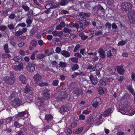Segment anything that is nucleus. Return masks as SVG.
<instances>
[{"instance_id": "42", "label": "nucleus", "mask_w": 135, "mask_h": 135, "mask_svg": "<svg viewBox=\"0 0 135 135\" xmlns=\"http://www.w3.org/2000/svg\"><path fill=\"white\" fill-rule=\"evenodd\" d=\"M68 3V0H61L60 4V5L64 6Z\"/></svg>"}, {"instance_id": "16", "label": "nucleus", "mask_w": 135, "mask_h": 135, "mask_svg": "<svg viewBox=\"0 0 135 135\" xmlns=\"http://www.w3.org/2000/svg\"><path fill=\"white\" fill-rule=\"evenodd\" d=\"M100 100V98L99 97L94 98L93 100L94 103L92 104L93 106L95 108L97 107Z\"/></svg>"}, {"instance_id": "55", "label": "nucleus", "mask_w": 135, "mask_h": 135, "mask_svg": "<svg viewBox=\"0 0 135 135\" xmlns=\"http://www.w3.org/2000/svg\"><path fill=\"white\" fill-rule=\"evenodd\" d=\"M15 25L13 23H11L10 24H8L7 26L10 30L13 29L14 28Z\"/></svg>"}, {"instance_id": "27", "label": "nucleus", "mask_w": 135, "mask_h": 135, "mask_svg": "<svg viewBox=\"0 0 135 135\" xmlns=\"http://www.w3.org/2000/svg\"><path fill=\"white\" fill-rule=\"evenodd\" d=\"M79 35L81 38V40L83 41L86 40L88 37L87 36L85 35L83 32H81L79 34Z\"/></svg>"}, {"instance_id": "13", "label": "nucleus", "mask_w": 135, "mask_h": 135, "mask_svg": "<svg viewBox=\"0 0 135 135\" xmlns=\"http://www.w3.org/2000/svg\"><path fill=\"white\" fill-rule=\"evenodd\" d=\"M27 114V113L25 111L22 112H18V114L15 117V119L16 120H18L19 119V118Z\"/></svg>"}, {"instance_id": "17", "label": "nucleus", "mask_w": 135, "mask_h": 135, "mask_svg": "<svg viewBox=\"0 0 135 135\" xmlns=\"http://www.w3.org/2000/svg\"><path fill=\"white\" fill-rule=\"evenodd\" d=\"M13 68L16 71H21L23 69V65L19 64L18 65H14Z\"/></svg>"}, {"instance_id": "49", "label": "nucleus", "mask_w": 135, "mask_h": 135, "mask_svg": "<svg viewBox=\"0 0 135 135\" xmlns=\"http://www.w3.org/2000/svg\"><path fill=\"white\" fill-rule=\"evenodd\" d=\"M59 83V80L57 79H55L53 81L52 84L54 86H57L58 85Z\"/></svg>"}, {"instance_id": "37", "label": "nucleus", "mask_w": 135, "mask_h": 135, "mask_svg": "<svg viewBox=\"0 0 135 135\" xmlns=\"http://www.w3.org/2000/svg\"><path fill=\"white\" fill-rule=\"evenodd\" d=\"M101 66L100 64H98L96 65L95 66L93 67L92 68V69L93 71L98 70L101 69V67L100 68H98V67Z\"/></svg>"}, {"instance_id": "53", "label": "nucleus", "mask_w": 135, "mask_h": 135, "mask_svg": "<svg viewBox=\"0 0 135 135\" xmlns=\"http://www.w3.org/2000/svg\"><path fill=\"white\" fill-rule=\"evenodd\" d=\"M12 120V117H11L6 119V122L7 124L10 123Z\"/></svg>"}, {"instance_id": "5", "label": "nucleus", "mask_w": 135, "mask_h": 135, "mask_svg": "<svg viewBox=\"0 0 135 135\" xmlns=\"http://www.w3.org/2000/svg\"><path fill=\"white\" fill-rule=\"evenodd\" d=\"M121 8L124 11H128L131 9L132 7V3H131L125 2L122 3L121 5Z\"/></svg>"}, {"instance_id": "9", "label": "nucleus", "mask_w": 135, "mask_h": 135, "mask_svg": "<svg viewBox=\"0 0 135 135\" xmlns=\"http://www.w3.org/2000/svg\"><path fill=\"white\" fill-rule=\"evenodd\" d=\"M50 90L47 89H44L42 93L43 99L44 100H47L50 97L49 92Z\"/></svg>"}, {"instance_id": "41", "label": "nucleus", "mask_w": 135, "mask_h": 135, "mask_svg": "<svg viewBox=\"0 0 135 135\" xmlns=\"http://www.w3.org/2000/svg\"><path fill=\"white\" fill-rule=\"evenodd\" d=\"M77 123L75 121H73L72 122L70 125V127L72 128H75L77 125Z\"/></svg>"}, {"instance_id": "21", "label": "nucleus", "mask_w": 135, "mask_h": 135, "mask_svg": "<svg viewBox=\"0 0 135 135\" xmlns=\"http://www.w3.org/2000/svg\"><path fill=\"white\" fill-rule=\"evenodd\" d=\"M43 99L40 98L38 99L37 104L40 107H43L45 105L44 101L43 100Z\"/></svg>"}, {"instance_id": "20", "label": "nucleus", "mask_w": 135, "mask_h": 135, "mask_svg": "<svg viewBox=\"0 0 135 135\" xmlns=\"http://www.w3.org/2000/svg\"><path fill=\"white\" fill-rule=\"evenodd\" d=\"M93 117L92 116H90L88 118L86 121V123L88 124L91 125L93 124L94 121L93 120Z\"/></svg>"}, {"instance_id": "12", "label": "nucleus", "mask_w": 135, "mask_h": 135, "mask_svg": "<svg viewBox=\"0 0 135 135\" xmlns=\"http://www.w3.org/2000/svg\"><path fill=\"white\" fill-rule=\"evenodd\" d=\"M98 13L99 15L103 16L104 15L105 10L100 5H98Z\"/></svg>"}, {"instance_id": "25", "label": "nucleus", "mask_w": 135, "mask_h": 135, "mask_svg": "<svg viewBox=\"0 0 135 135\" xmlns=\"http://www.w3.org/2000/svg\"><path fill=\"white\" fill-rule=\"evenodd\" d=\"M98 52L100 56L103 59L105 57V51L103 50L102 49H99Z\"/></svg>"}, {"instance_id": "19", "label": "nucleus", "mask_w": 135, "mask_h": 135, "mask_svg": "<svg viewBox=\"0 0 135 135\" xmlns=\"http://www.w3.org/2000/svg\"><path fill=\"white\" fill-rule=\"evenodd\" d=\"M91 82L94 84H95L97 82V79L96 76H93L90 75L89 76Z\"/></svg>"}, {"instance_id": "3", "label": "nucleus", "mask_w": 135, "mask_h": 135, "mask_svg": "<svg viewBox=\"0 0 135 135\" xmlns=\"http://www.w3.org/2000/svg\"><path fill=\"white\" fill-rule=\"evenodd\" d=\"M128 18L131 23L135 24V12L134 10H131L128 12Z\"/></svg>"}, {"instance_id": "51", "label": "nucleus", "mask_w": 135, "mask_h": 135, "mask_svg": "<svg viewBox=\"0 0 135 135\" xmlns=\"http://www.w3.org/2000/svg\"><path fill=\"white\" fill-rule=\"evenodd\" d=\"M49 84L48 83L43 82H41L38 84V85L41 87L44 86H47Z\"/></svg>"}, {"instance_id": "58", "label": "nucleus", "mask_w": 135, "mask_h": 135, "mask_svg": "<svg viewBox=\"0 0 135 135\" xmlns=\"http://www.w3.org/2000/svg\"><path fill=\"white\" fill-rule=\"evenodd\" d=\"M79 20L80 21H84L86 20V18L83 16V15L81 14V15L80 16Z\"/></svg>"}, {"instance_id": "2", "label": "nucleus", "mask_w": 135, "mask_h": 135, "mask_svg": "<svg viewBox=\"0 0 135 135\" xmlns=\"http://www.w3.org/2000/svg\"><path fill=\"white\" fill-rule=\"evenodd\" d=\"M9 76H6L4 78V80L7 84L12 85L15 83V78L13 72L10 71Z\"/></svg>"}, {"instance_id": "62", "label": "nucleus", "mask_w": 135, "mask_h": 135, "mask_svg": "<svg viewBox=\"0 0 135 135\" xmlns=\"http://www.w3.org/2000/svg\"><path fill=\"white\" fill-rule=\"evenodd\" d=\"M16 17V15L14 14H12L9 16V18L12 20L14 19Z\"/></svg>"}, {"instance_id": "26", "label": "nucleus", "mask_w": 135, "mask_h": 135, "mask_svg": "<svg viewBox=\"0 0 135 135\" xmlns=\"http://www.w3.org/2000/svg\"><path fill=\"white\" fill-rule=\"evenodd\" d=\"M117 71L121 74H123L124 73V70L122 66H117L116 67Z\"/></svg>"}, {"instance_id": "52", "label": "nucleus", "mask_w": 135, "mask_h": 135, "mask_svg": "<svg viewBox=\"0 0 135 135\" xmlns=\"http://www.w3.org/2000/svg\"><path fill=\"white\" fill-rule=\"evenodd\" d=\"M15 92H12L11 95L8 97L9 99L11 100L12 98H15Z\"/></svg>"}, {"instance_id": "15", "label": "nucleus", "mask_w": 135, "mask_h": 135, "mask_svg": "<svg viewBox=\"0 0 135 135\" xmlns=\"http://www.w3.org/2000/svg\"><path fill=\"white\" fill-rule=\"evenodd\" d=\"M41 76L39 74H37L34 75L33 76V79L36 82H39L41 78Z\"/></svg>"}, {"instance_id": "57", "label": "nucleus", "mask_w": 135, "mask_h": 135, "mask_svg": "<svg viewBox=\"0 0 135 135\" xmlns=\"http://www.w3.org/2000/svg\"><path fill=\"white\" fill-rule=\"evenodd\" d=\"M83 94V91L80 89L78 90L77 92V94L78 96L82 95Z\"/></svg>"}, {"instance_id": "32", "label": "nucleus", "mask_w": 135, "mask_h": 135, "mask_svg": "<svg viewBox=\"0 0 135 135\" xmlns=\"http://www.w3.org/2000/svg\"><path fill=\"white\" fill-rule=\"evenodd\" d=\"M52 116L50 114L45 115V119L48 122H49L52 119Z\"/></svg>"}, {"instance_id": "64", "label": "nucleus", "mask_w": 135, "mask_h": 135, "mask_svg": "<svg viewBox=\"0 0 135 135\" xmlns=\"http://www.w3.org/2000/svg\"><path fill=\"white\" fill-rule=\"evenodd\" d=\"M105 1L109 5H111L113 3L112 0H106Z\"/></svg>"}, {"instance_id": "43", "label": "nucleus", "mask_w": 135, "mask_h": 135, "mask_svg": "<svg viewBox=\"0 0 135 135\" xmlns=\"http://www.w3.org/2000/svg\"><path fill=\"white\" fill-rule=\"evenodd\" d=\"M92 11V13L96 16L99 15V14H98V10H97L96 8H93Z\"/></svg>"}, {"instance_id": "47", "label": "nucleus", "mask_w": 135, "mask_h": 135, "mask_svg": "<svg viewBox=\"0 0 135 135\" xmlns=\"http://www.w3.org/2000/svg\"><path fill=\"white\" fill-rule=\"evenodd\" d=\"M63 32L65 33H71V32L72 30L70 29H69L66 27H65L63 29Z\"/></svg>"}, {"instance_id": "7", "label": "nucleus", "mask_w": 135, "mask_h": 135, "mask_svg": "<svg viewBox=\"0 0 135 135\" xmlns=\"http://www.w3.org/2000/svg\"><path fill=\"white\" fill-rule=\"evenodd\" d=\"M71 108V106L70 104H66L65 105L62 106L59 109L60 112L64 114V113L67 112L70 110Z\"/></svg>"}, {"instance_id": "24", "label": "nucleus", "mask_w": 135, "mask_h": 135, "mask_svg": "<svg viewBox=\"0 0 135 135\" xmlns=\"http://www.w3.org/2000/svg\"><path fill=\"white\" fill-rule=\"evenodd\" d=\"M19 79L21 81V83L24 84L26 83V78L24 75H20L19 77Z\"/></svg>"}, {"instance_id": "38", "label": "nucleus", "mask_w": 135, "mask_h": 135, "mask_svg": "<svg viewBox=\"0 0 135 135\" xmlns=\"http://www.w3.org/2000/svg\"><path fill=\"white\" fill-rule=\"evenodd\" d=\"M89 31V35L88 36L89 38H91L96 35L95 33L94 32V31H90V30Z\"/></svg>"}, {"instance_id": "36", "label": "nucleus", "mask_w": 135, "mask_h": 135, "mask_svg": "<svg viewBox=\"0 0 135 135\" xmlns=\"http://www.w3.org/2000/svg\"><path fill=\"white\" fill-rule=\"evenodd\" d=\"M21 7L25 12L28 11L30 10V8L27 5H22L21 6Z\"/></svg>"}, {"instance_id": "22", "label": "nucleus", "mask_w": 135, "mask_h": 135, "mask_svg": "<svg viewBox=\"0 0 135 135\" xmlns=\"http://www.w3.org/2000/svg\"><path fill=\"white\" fill-rule=\"evenodd\" d=\"M61 54L66 57H69L70 56V52L66 50L62 51L61 52Z\"/></svg>"}, {"instance_id": "14", "label": "nucleus", "mask_w": 135, "mask_h": 135, "mask_svg": "<svg viewBox=\"0 0 135 135\" xmlns=\"http://www.w3.org/2000/svg\"><path fill=\"white\" fill-rule=\"evenodd\" d=\"M83 23L81 22H79L78 23H76L75 27L77 28V30L78 32H80L83 29Z\"/></svg>"}, {"instance_id": "56", "label": "nucleus", "mask_w": 135, "mask_h": 135, "mask_svg": "<svg viewBox=\"0 0 135 135\" xmlns=\"http://www.w3.org/2000/svg\"><path fill=\"white\" fill-rule=\"evenodd\" d=\"M2 57L3 58H9L11 56V55L10 54L7 53L3 54L2 55Z\"/></svg>"}, {"instance_id": "35", "label": "nucleus", "mask_w": 135, "mask_h": 135, "mask_svg": "<svg viewBox=\"0 0 135 135\" xmlns=\"http://www.w3.org/2000/svg\"><path fill=\"white\" fill-rule=\"evenodd\" d=\"M83 129V128L82 127L79 128L78 129H76L74 131V133L75 134H79L82 131Z\"/></svg>"}, {"instance_id": "4", "label": "nucleus", "mask_w": 135, "mask_h": 135, "mask_svg": "<svg viewBox=\"0 0 135 135\" xmlns=\"http://www.w3.org/2000/svg\"><path fill=\"white\" fill-rule=\"evenodd\" d=\"M106 51H107V57L110 58L115 55L117 53L116 50L112 47L107 49Z\"/></svg>"}, {"instance_id": "31", "label": "nucleus", "mask_w": 135, "mask_h": 135, "mask_svg": "<svg viewBox=\"0 0 135 135\" xmlns=\"http://www.w3.org/2000/svg\"><path fill=\"white\" fill-rule=\"evenodd\" d=\"M116 71V69L113 67H111L107 69V71L110 74L114 73Z\"/></svg>"}, {"instance_id": "34", "label": "nucleus", "mask_w": 135, "mask_h": 135, "mask_svg": "<svg viewBox=\"0 0 135 135\" xmlns=\"http://www.w3.org/2000/svg\"><path fill=\"white\" fill-rule=\"evenodd\" d=\"M126 113V115H133L135 113V109L131 108L130 110H129L128 112H127Z\"/></svg>"}, {"instance_id": "60", "label": "nucleus", "mask_w": 135, "mask_h": 135, "mask_svg": "<svg viewBox=\"0 0 135 135\" xmlns=\"http://www.w3.org/2000/svg\"><path fill=\"white\" fill-rule=\"evenodd\" d=\"M98 92L100 95H102L104 93L103 88L102 87L99 88L98 90Z\"/></svg>"}, {"instance_id": "40", "label": "nucleus", "mask_w": 135, "mask_h": 135, "mask_svg": "<svg viewBox=\"0 0 135 135\" xmlns=\"http://www.w3.org/2000/svg\"><path fill=\"white\" fill-rule=\"evenodd\" d=\"M24 124L19 123L17 121L15 122L14 123V125L15 127L17 128H19L24 125Z\"/></svg>"}, {"instance_id": "28", "label": "nucleus", "mask_w": 135, "mask_h": 135, "mask_svg": "<svg viewBox=\"0 0 135 135\" xmlns=\"http://www.w3.org/2000/svg\"><path fill=\"white\" fill-rule=\"evenodd\" d=\"M47 54H44L40 53L38 54L36 57L39 59H42L47 56Z\"/></svg>"}, {"instance_id": "18", "label": "nucleus", "mask_w": 135, "mask_h": 135, "mask_svg": "<svg viewBox=\"0 0 135 135\" xmlns=\"http://www.w3.org/2000/svg\"><path fill=\"white\" fill-rule=\"evenodd\" d=\"M52 33L55 36H58L59 37H61L62 36L63 33L62 31H57L55 30L52 32Z\"/></svg>"}, {"instance_id": "8", "label": "nucleus", "mask_w": 135, "mask_h": 135, "mask_svg": "<svg viewBox=\"0 0 135 135\" xmlns=\"http://www.w3.org/2000/svg\"><path fill=\"white\" fill-rule=\"evenodd\" d=\"M36 65L35 62L28 63L27 65V70L30 72H32L34 71L35 69V66Z\"/></svg>"}, {"instance_id": "33", "label": "nucleus", "mask_w": 135, "mask_h": 135, "mask_svg": "<svg viewBox=\"0 0 135 135\" xmlns=\"http://www.w3.org/2000/svg\"><path fill=\"white\" fill-rule=\"evenodd\" d=\"M59 65L60 67L63 68H65L67 66V63L62 61H60Z\"/></svg>"}, {"instance_id": "46", "label": "nucleus", "mask_w": 135, "mask_h": 135, "mask_svg": "<svg viewBox=\"0 0 135 135\" xmlns=\"http://www.w3.org/2000/svg\"><path fill=\"white\" fill-rule=\"evenodd\" d=\"M32 21V20L30 18L27 19L26 20V22L27 25V27H28L29 25L31 24Z\"/></svg>"}, {"instance_id": "30", "label": "nucleus", "mask_w": 135, "mask_h": 135, "mask_svg": "<svg viewBox=\"0 0 135 135\" xmlns=\"http://www.w3.org/2000/svg\"><path fill=\"white\" fill-rule=\"evenodd\" d=\"M77 86V85L75 82L71 83L69 85V88L70 90H72Z\"/></svg>"}, {"instance_id": "11", "label": "nucleus", "mask_w": 135, "mask_h": 135, "mask_svg": "<svg viewBox=\"0 0 135 135\" xmlns=\"http://www.w3.org/2000/svg\"><path fill=\"white\" fill-rule=\"evenodd\" d=\"M131 108V107L129 105H127L126 107L124 105L123 108H122V109L120 112L123 114H126V113L128 112L129 110H130Z\"/></svg>"}, {"instance_id": "45", "label": "nucleus", "mask_w": 135, "mask_h": 135, "mask_svg": "<svg viewBox=\"0 0 135 135\" xmlns=\"http://www.w3.org/2000/svg\"><path fill=\"white\" fill-rule=\"evenodd\" d=\"M31 89L30 87L28 85H27L25 88V93L27 94L30 91Z\"/></svg>"}, {"instance_id": "10", "label": "nucleus", "mask_w": 135, "mask_h": 135, "mask_svg": "<svg viewBox=\"0 0 135 135\" xmlns=\"http://www.w3.org/2000/svg\"><path fill=\"white\" fill-rule=\"evenodd\" d=\"M60 93L61 95V96L59 97L57 99V101L59 103L62 102L65 100L66 98V95H65V93L64 92L61 91Z\"/></svg>"}, {"instance_id": "39", "label": "nucleus", "mask_w": 135, "mask_h": 135, "mask_svg": "<svg viewBox=\"0 0 135 135\" xmlns=\"http://www.w3.org/2000/svg\"><path fill=\"white\" fill-rule=\"evenodd\" d=\"M30 44L32 46L36 47L37 45V41L35 40H33L30 42Z\"/></svg>"}, {"instance_id": "23", "label": "nucleus", "mask_w": 135, "mask_h": 135, "mask_svg": "<svg viewBox=\"0 0 135 135\" xmlns=\"http://www.w3.org/2000/svg\"><path fill=\"white\" fill-rule=\"evenodd\" d=\"M23 59L22 57L19 56H15L12 60L16 62L20 63L22 60Z\"/></svg>"}, {"instance_id": "1", "label": "nucleus", "mask_w": 135, "mask_h": 135, "mask_svg": "<svg viewBox=\"0 0 135 135\" xmlns=\"http://www.w3.org/2000/svg\"><path fill=\"white\" fill-rule=\"evenodd\" d=\"M71 63L70 69L72 71H74L78 69L79 68V65L77 64L78 62L79 59L75 57H73L69 58Z\"/></svg>"}, {"instance_id": "44", "label": "nucleus", "mask_w": 135, "mask_h": 135, "mask_svg": "<svg viewBox=\"0 0 135 135\" xmlns=\"http://www.w3.org/2000/svg\"><path fill=\"white\" fill-rule=\"evenodd\" d=\"M8 45L7 44H5L4 46V50L5 52L7 53L9 52V50L8 49Z\"/></svg>"}, {"instance_id": "63", "label": "nucleus", "mask_w": 135, "mask_h": 135, "mask_svg": "<svg viewBox=\"0 0 135 135\" xmlns=\"http://www.w3.org/2000/svg\"><path fill=\"white\" fill-rule=\"evenodd\" d=\"M80 45L79 44L77 45L75 47L73 50L74 52H76L80 48Z\"/></svg>"}, {"instance_id": "6", "label": "nucleus", "mask_w": 135, "mask_h": 135, "mask_svg": "<svg viewBox=\"0 0 135 135\" xmlns=\"http://www.w3.org/2000/svg\"><path fill=\"white\" fill-rule=\"evenodd\" d=\"M22 103L21 100L18 98H16L13 100L11 103V105L16 108L19 106Z\"/></svg>"}, {"instance_id": "50", "label": "nucleus", "mask_w": 135, "mask_h": 135, "mask_svg": "<svg viewBox=\"0 0 135 135\" xmlns=\"http://www.w3.org/2000/svg\"><path fill=\"white\" fill-rule=\"evenodd\" d=\"M23 33L21 31L19 30L17 31L15 33V34L16 36H18L20 35H22Z\"/></svg>"}, {"instance_id": "48", "label": "nucleus", "mask_w": 135, "mask_h": 135, "mask_svg": "<svg viewBox=\"0 0 135 135\" xmlns=\"http://www.w3.org/2000/svg\"><path fill=\"white\" fill-rule=\"evenodd\" d=\"M99 84L100 85H101L103 86H105L107 84V82L105 80H100V81Z\"/></svg>"}, {"instance_id": "59", "label": "nucleus", "mask_w": 135, "mask_h": 135, "mask_svg": "<svg viewBox=\"0 0 135 135\" xmlns=\"http://www.w3.org/2000/svg\"><path fill=\"white\" fill-rule=\"evenodd\" d=\"M74 56L75 57H76V58H78V59L82 57L81 54L79 53H75L74 54Z\"/></svg>"}, {"instance_id": "29", "label": "nucleus", "mask_w": 135, "mask_h": 135, "mask_svg": "<svg viewBox=\"0 0 135 135\" xmlns=\"http://www.w3.org/2000/svg\"><path fill=\"white\" fill-rule=\"evenodd\" d=\"M111 111L112 109L110 108L107 109L103 113V116L105 117L108 116L109 114L111 113Z\"/></svg>"}, {"instance_id": "61", "label": "nucleus", "mask_w": 135, "mask_h": 135, "mask_svg": "<svg viewBox=\"0 0 135 135\" xmlns=\"http://www.w3.org/2000/svg\"><path fill=\"white\" fill-rule=\"evenodd\" d=\"M105 80L107 82V84H109L112 81L113 79L111 78H109Z\"/></svg>"}, {"instance_id": "54", "label": "nucleus", "mask_w": 135, "mask_h": 135, "mask_svg": "<svg viewBox=\"0 0 135 135\" xmlns=\"http://www.w3.org/2000/svg\"><path fill=\"white\" fill-rule=\"evenodd\" d=\"M126 43V42L125 41L122 40L119 42L118 44V46H123Z\"/></svg>"}]
</instances>
